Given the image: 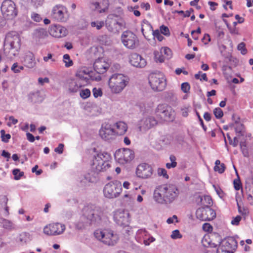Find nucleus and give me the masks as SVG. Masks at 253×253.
I'll return each instance as SVG.
<instances>
[{
	"label": "nucleus",
	"mask_w": 253,
	"mask_h": 253,
	"mask_svg": "<svg viewBox=\"0 0 253 253\" xmlns=\"http://www.w3.org/2000/svg\"><path fill=\"white\" fill-rule=\"evenodd\" d=\"M179 191L173 184H164L157 186L154 190L153 198L158 203L168 204L172 203L177 197Z\"/></svg>",
	"instance_id": "f257e3e1"
},
{
	"label": "nucleus",
	"mask_w": 253,
	"mask_h": 253,
	"mask_svg": "<svg viewBox=\"0 0 253 253\" xmlns=\"http://www.w3.org/2000/svg\"><path fill=\"white\" fill-rule=\"evenodd\" d=\"M102 212L100 207L94 205H88L85 206L83 210V214L81 220L83 222V225L80 223L77 225L78 229H81L85 226V224H91L100 221Z\"/></svg>",
	"instance_id": "f03ea898"
},
{
	"label": "nucleus",
	"mask_w": 253,
	"mask_h": 253,
	"mask_svg": "<svg viewBox=\"0 0 253 253\" xmlns=\"http://www.w3.org/2000/svg\"><path fill=\"white\" fill-rule=\"evenodd\" d=\"M21 46L19 36L13 33L8 34L5 37L4 44V52L9 58L15 56Z\"/></svg>",
	"instance_id": "7ed1b4c3"
},
{
	"label": "nucleus",
	"mask_w": 253,
	"mask_h": 253,
	"mask_svg": "<svg viewBox=\"0 0 253 253\" xmlns=\"http://www.w3.org/2000/svg\"><path fill=\"white\" fill-rule=\"evenodd\" d=\"M129 83V79L122 74H114L109 78L108 85L111 92L118 94L121 92Z\"/></svg>",
	"instance_id": "20e7f679"
},
{
	"label": "nucleus",
	"mask_w": 253,
	"mask_h": 253,
	"mask_svg": "<svg viewBox=\"0 0 253 253\" xmlns=\"http://www.w3.org/2000/svg\"><path fill=\"white\" fill-rule=\"evenodd\" d=\"M110 155L105 152H101L94 156L92 160V169L97 172L105 171L111 167Z\"/></svg>",
	"instance_id": "39448f33"
},
{
	"label": "nucleus",
	"mask_w": 253,
	"mask_h": 253,
	"mask_svg": "<svg viewBox=\"0 0 253 253\" xmlns=\"http://www.w3.org/2000/svg\"><path fill=\"white\" fill-rule=\"evenodd\" d=\"M94 235L97 240L108 246H114L118 240V236L114 234L111 231L97 230L94 232Z\"/></svg>",
	"instance_id": "423d86ee"
},
{
	"label": "nucleus",
	"mask_w": 253,
	"mask_h": 253,
	"mask_svg": "<svg viewBox=\"0 0 253 253\" xmlns=\"http://www.w3.org/2000/svg\"><path fill=\"white\" fill-rule=\"evenodd\" d=\"M157 117L160 121H172L174 119L175 112L173 109L166 104H160L156 109Z\"/></svg>",
	"instance_id": "0eeeda50"
},
{
	"label": "nucleus",
	"mask_w": 253,
	"mask_h": 253,
	"mask_svg": "<svg viewBox=\"0 0 253 253\" xmlns=\"http://www.w3.org/2000/svg\"><path fill=\"white\" fill-rule=\"evenodd\" d=\"M149 83L153 90L162 91L165 89L167 84L164 76L161 73H152L149 76Z\"/></svg>",
	"instance_id": "6e6552de"
},
{
	"label": "nucleus",
	"mask_w": 253,
	"mask_h": 253,
	"mask_svg": "<svg viewBox=\"0 0 253 253\" xmlns=\"http://www.w3.org/2000/svg\"><path fill=\"white\" fill-rule=\"evenodd\" d=\"M122 189V183L118 180L111 181L106 184L103 189L105 197L111 199L118 197Z\"/></svg>",
	"instance_id": "1a4fd4ad"
},
{
	"label": "nucleus",
	"mask_w": 253,
	"mask_h": 253,
	"mask_svg": "<svg viewBox=\"0 0 253 253\" xmlns=\"http://www.w3.org/2000/svg\"><path fill=\"white\" fill-rule=\"evenodd\" d=\"M121 40L124 45L128 49H134L139 44L138 38L130 31H126L123 33Z\"/></svg>",
	"instance_id": "9d476101"
},
{
	"label": "nucleus",
	"mask_w": 253,
	"mask_h": 253,
	"mask_svg": "<svg viewBox=\"0 0 253 253\" xmlns=\"http://www.w3.org/2000/svg\"><path fill=\"white\" fill-rule=\"evenodd\" d=\"M1 11L3 16L7 19H12L17 14L15 4L11 0H5L1 5Z\"/></svg>",
	"instance_id": "9b49d317"
},
{
	"label": "nucleus",
	"mask_w": 253,
	"mask_h": 253,
	"mask_svg": "<svg viewBox=\"0 0 253 253\" xmlns=\"http://www.w3.org/2000/svg\"><path fill=\"white\" fill-rule=\"evenodd\" d=\"M237 247L236 241L233 238L222 240L220 246L216 249V253H234Z\"/></svg>",
	"instance_id": "f8f14e48"
},
{
	"label": "nucleus",
	"mask_w": 253,
	"mask_h": 253,
	"mask_svg": "<svg viewBox=\"0 0 253 253\" xmlns=\"http://www.w3.org/2000/svg\"><path fill=\"white\" fill-rule=\"evenodd\" d=\"M115 158L121 164H126L131 162L134 158V152L128 148L119 150L115 153Z\"/></svg>",
	"instance_id": "ddd939ff"
},
{
	"label": "nucleus",
	"mask_w": 253,
	"mask_h": 253,
	"mask_svg": "<svg viewBox=\"0 0 253 253\" xmlns=\"http://www.w3.org/2000/svg\"><path fill=\"white\" fill-rule=\"evenodd\" d=\"M222 240L218 233H212L205 236L202 240V243L206 248H216L220 246Z\"/></svg>",
	"instance_id": "4468645a"
},
{
	"label": "nucleus",
	"mask_w": 253,
	"mask_h": 253,
	"mask_svg": "<svg viewBox=\"0 0 253 253\" xmlns=\"http://www.w3.org/2000/svg\"><path fill=\"white\" fill-rule=\"evenodd\" d=\"M196 215L197 218L202 221H210L213 219L216 216L214 211L210 208L209 206L198 209L196 212Z\"/></svg>",
	"instance_id": "2eb2a0df"
},
{
	"label": "nucleus",
	"mask_w": 253,
	"mask_h": 253,
	"mask_svg": "<svg viewBox=\"0 0 253 253\" xmlns=\"http://www.w3.org/2000/svg\"><path fill=\"white\" fill-rule=\"evenodd\" d=\"M66 226L64 224L58 222L49 224L43 228V233L49 236H57L64 233Z\"/></svg>",
	"instance_id": "dca6fc26"
},
{
	"label": "nucleus",
	"mask_w": 253,
	"mask_h": 253,
	"mask_svg": "<svg viewBox=\"0 0 253 253\" xmlns=\"http://www.w3.org/2000/svg\"><path fill=\"white\" fill-rule=\"evenodd\" d=\"M114 219L119 225L126 226L130 222V214L128 211L119 210L114 214Z\"/></svg>",
	"instance_id": "f3484780"
},
{
	"label": "nucleus",
	"mask_w": 253,
	"mask_h": 253,
	"mask_svg": "<svg viewBox=\"0 0 253 253\" xmlns=\"http://www.w3.org/2000/svg\"><path fill=\"white\" fill-rule=\"evenodd\" d=\"M153 173V169L149 164L142 163L139 164L136 170L137 176L142 179H148L151 177Z\"/></svg>",
	"instance_id": "a211bd4d"
},
{
	"label": "nucleus",
	"mask_w": 253,
	"mask_h": 253,
	"mask_svg": "<svg viewBox=\"0 0 253 253\" xmlns=\"http://www.w3.org/2000/svg\"><path fill=\"white\" fill-rule=\"evenodd\" d=\"M67 15L66 9L60 5L53 7L51 14L52 18L59 22H66L68 19Z\"/></svg>",
	"instance_id": "6ab92c4d"
},
{
	"label": "nucleus",
	"mask_w": 253,
	"mask_h": 253,
	"mask_svg": "<svg viewBox=\"0 0 253 253\" xmlns=\"http://www.w3.org/2000/svg\"><path fill=\"white\" fill-rule=\"evenodd\" d=\"M99 135L105 140H110L115 138L116 133L115 128L109 124L105 123L102 125L99 130Z\"/></svg>",
	"instance_id": "aec40b11"
},
{
	"label": "nucleus",
	"mask_w": 253,
	"mask_h": 253,
	"mask_svg": "<svg viewBox=\"0 0 253 253\" xmlns=\"http://www.w3.org/2000/svg\"><path fill=\"white\" fill-rule=\"evenodd\" d=\"M129 59L130 63L134 67L143 68L146 65L145 59L136 53L131 54L129 56Z\"/></svg>",
	"instance_id": "412c9836"
},
{
	"label": "nucleus",
	"mask_w": 253,
	"mask_h": 253,
	"mask_svg": "<svg viewBox=\"0 0 253 253\" xmlns=\"http://www.w3.org/2000/svg\"><path fill=\"white\" fill-rule=\"evenodd\" d=\"M49 33L54 37L60 38L65 37L67 35L68 31L66 28L60 25H55L51 27Z\"/></svg>",
	"instance_id": "4be33fe9"
},
{
	"label": "nucleus",
	"mask_w": 253,
	"mask_h": 253,
	"mask_svg": "<svg viewBox=\"0 0 253 253\" xmlns=\"http://www.w3.org/2000/svg\"><path fill=\"white\" fill-rule=\"evenodd\" d=\"M109 67V64L103 58L96 60L93 64L94 71L99 74L105 73Z\"/></svg>",
	"instance_id": "5701e85b"
},
{
	"label": "nucleus",
	"mask_w": 253,
	"mask_h": 253,
	"mask_svg": "<svg viewBox=\"0 0 253 253\" xmlns=\"http://www.w3.org/2000/svg\"><path fill=\"white\" fill-rule=\"evenodd\" d=\"M158 124V121L153 116H149L143 118L139 123V128L148 129Z\"/></svg>",
	"instance_id": "b1692460"
},
{
	"label": "nucleus",
	"mask_w": 253,
	"mask_h": 253,
	"mask_svg": "<svg viewBox=\"0 0 253 253\" xmlns=\"http://www.w3.org/2000/svg\"><path fill=\"white\" fill-rule=\"evenodd\" d=\"M232 120L234 123L229 124V126L231 127L234 128L238 137L243 136L245 132V128L244 125L239 121V118L238 117L236 118V116L233 115Z\"/></svg>",
	"instance_id": "393cba45"
},
{
	"label": "nucleus",
	"mask_w": 253,
	"mask_h": 253,
	"mask_svg": "<svg viewBox=\"0 0 253 253\" xmlns=\"http://www.w3.org/2000/svg\"><path fill=\"white\" fill-rule=\"evenodd\" d=\"M23 63L28 68H34L36 62L33 53L30 51L26 52L23 57Z\"/></svg>",
	"instance_id": "a878e982"
},
{
	"label": "nucleus",
	"mask_w": 253,
	"mask_h": 253,
	"mask_svg": "<svg viewBox=\"0 0 253 253\" xmlns=\"http://www.w3.org/2000/svg\"><path fill=\"white\" fill-rule=\"evenodd\" d=\"M114 126L116 135H123L126 132L127 129V124L122 121L116 123Z\"/></svg>",
	"instance_id": "bb28decb"
},
{
	"label": "nucleus",
	"mask_w": 253,
	"mask_h": 253,
	"mask_svg": "<svg viewBox=\"0 0 253 253\" xmlns=\"http://www.w3.org/2000/svg\"><path fill=\"white\" fill-rule=\"evenodd\" d=\"M29 101L33 103L41 102L43 99V97L41 95L40 91L30 92L28 96Z\"/></svg>",
	"instance_id": "cd10ccee"
},
{
	"label": "nucleus",
	"mask_w": 253,
	"mask_h": 253,
	"mask_svg": "<svg viewBox=\"0 0 253 253\" xmlns=\"http://www.w3.org/2000/svg\"><path fill=\"white\" fill-rule=\"evenodd\" d=\"M95 9H98L99 13H103L108 9L109 2L108 0H101L100 1H96L92 3Z\"/></svg>",
	"instance_id": "c85d7f7f"
},
{
	"label": "nucleus",
	"mask_w": 253,
	"mask_h": 253,
	"mask_svg": "<svg viewBox=\"0 0 253 253\" xmlns=\"http://www.w3.org/2000/svg\"><path fill=\"white\" fill-rule=\"evenodd\" d=\"M113 16H109L108 17V19L106 21V26L108 30L110 31H113L114 30L117 29V25H118L120 27L122 26V24L117 21L116 19L113 18Z\"/></svg>",
	"instance_id": "c756f323"
},
{
	"label": "nucleus",
	"mask_w": 253,
	"mask_h": 253,
	"mask_svg": "<svg viewBox=\"0 0 253 253\" xmlns=\"http://www.w3.org/2000/svg\"><path fill=\"white\" fill-rule=\"evenodd\" d=\"M84 85V84L83 83L73 80L69 83L68 89L70 92H76L80 88Z\"/></svg>",
	"instance_id": "7c9ffc66"
},
{
	"label": "nucleus",
	"mask_w": 253,
	"mask_h": 253,
	"mask_svg": "<svg viewBox=\"0 0 253 253\" xmlns=\"http://www.w3.org/2000/svg\"><path fill=\"white\" fill-rule=\"evenodd\" d=\"M152 31V26L151 24L146 20H143L141 25V32L144 37L146 39L148 37L147 34Z\"/></svg>",
	"instance_id": "2f4dec72"
},
{
	"label": "nucleus",
	"mask_w": 253,
	"mask_h": 253,
	"mask_svg": "<svg viewBox=\"0 0 253 253\" xmlns=\"http://www.w3.org/2000/svg\"><path fill=\"white\" fill-rule=\"evenodd\" d=\"M8 200L6 196H0V211H3L6 215L8 214V207L7 206Z\"/></svg>",
	"instance_id": "473e14b6"
},
{
	"label": "nucleus",
	"mask_w": 253,
	"mask_h": 253,
	"mask_svg": "<svg viewBox=\"0 0 253 253\" xmlns=\"http://www.w3.org/2000/svg\"><path fill=\"white\" fill-rule=\"evenodd\" d=\"M76 76L79 78V79L76 81L77 82H80V83H83L84 84V85L88 83L89 79L91 77V75L85 76L84 75V72L82 71H78Z\"/></svg>",
	"instance_id": "72a5a7b5"
},
{
	"label": "nucleus",
	"mask_w": 253,
	"mask_h": 253,
	"mask_svg": "<svg viewBox=\"0 0 253 253\" xmlns=\"http://www.w3.org/2000/svg\"><path fill=\"white\" fill-rule=\"evenodd\" d=\"M226 167L223 163H221L219 160H216L214 170L217 171L219 173H222L224 172Z\"/></svg>",
	"instance_id": "f704fd0d"
},
{
	"label": "nucleus",
	"mask_w": 253,
	"mask_h": 253,
	"mask_svg": "<svg viewBox=\"0 0 253 253\" xmlns=\"http://www.w3.org/2000/svg\"><path fill=\"white\" fill-rule=\"evenodd\" d=\"M0 223L3 228L7 230H12L14 228L13 223L9 220L4 218H0Z\"/></svg>",
	"instance_id": "c9c22d12"
},
{
	"label": "nucleus",
	"mask_w": 253,
	"mask_h": 253,
	"mask_svg": "<svg viewBox=\"0 0 253 253\" xmlns=\"http://www.w3.org/2000/svg\"><path fill=\"white\" fill-rule=\"evenodd\" d=\"M98 42L102 45H110L111 44V40L107 35H100L97 39Z\"/></svg>",
	"instance_id": "e433bc0d"
},
{
	"label": "nucleus",
	"mask_w": 253,
	"mask_h": 253,
	"mask_svg": "<svg viewBox=\"0 0 253 253\" xmlns=\"http://www.w3.org/2000/svg\"><path fill=\"white\" fill-rule=\"evenodd\" d=\"M247 199L250 205L253 206V187H246Z\"/></svg>",
	"instance_id": "4c0bfd02"
},
{
	"label": "nucleus",
	"mask_w": 253,
	"mask_h": 253,
	"mask_svg": "<svg viewBox=\"0 0 253 253\" xmlns=\"http://www.w3.org/2000/svg\"><path fill=\"white\" fill-rule=\"evenodd\" d=\"M160 51L165 59H169L172 56V52L170 49L167 47H162Z\"/></svg>",
	"instance_id": "58836bf2"
},
{
	"label": "nucleus",
	"mask_w": 253,
	"mask_h": 253,
	"mask_svg": "<svg viewBox=\"0 0 253 253\" xmlns=\"http://www.w3.org/2000/svg\"><path fill=\"white\" fill-rule=\"evenodd\" d=\"M80 178V182L83 184H85L87 182H93L94 181L93 178L90 176V173H86Z\"/></svg>",
	"instance_id": "ea45409f"
},
{
	"label": "nucleus",
	"mask_w": 253,
	"mask_h": 253,
	"mask_svg": "<svg viewBox=\"0 0 253 253\" xmlns=\"http://www.w3.org/2000/svg\"><path fill=\"white\" fill-rule=\"evenodd\" d=\"M29 238V235L26 232L22 233L19 235L18 240L22 244H26Z\"/></svg>",
	"instance_id": "a19ab883"
},
{
	"label": "nucleus",
	"mask_w": 253,
	"mask_h": 253,
	"mask_svg": "<svg viewBox=\"0 0 253 253\" xmlns=\"http://www.w3.org/2000/svg\"><path fill=\"white\" fill-rule=\"evenodd\" d=\"M63 61L65 63V67L67 68L72 66L73 64V61L70 59V57L68 54L63 55Z\"/></svg>",
	"instance_id": "79ce46f5"
},
{
	"label": "nucleus",
	"mask_w": 253,
	"mask_h": 253,
	"mask_svg": "<svg viewBox=\"0 0 253 253\" xmlns=\"http://www.w3.org/2000/svg\"><path fill=\"white\" fill-rule=\"evenodd\" d=\"M234 169L236 171V174L238 176V179H234L233 183H234V187L235 190H239L241 188V182L240 180L239 179V176L238 174L237 169L234 166H233Z\"/></svg>",
	"instance_id": "37998d69"
},
{
	"label": "nucleus",
	"mask_w": 253,
	"mask_h": 253,
	"mask_svg": "<svg viewBox=\"0 0 253 253\" xmlns=\"http://www.w3.org/2000/svg\"><path fill=\"white\" fill-rule=\"evenodd\" d=\"M240 148L242 152L245 157H248L249 155L248 149L247 147L245 142H241L240 144Z\"/></svg>",
	"instance_id": "c03bdc74"
},
{
	"label": "nucleus",
	"mask_w": 253,
	"mask_h": 253,
	"mask_svg": "<svg viewBox=\"0 0 253 253\" xmlns=\"http://www.w3.org/2000/svg\"><path fill=\"white\" fill-rule=\"evenodd\" d=\"M1 141L4 143H7L11 138V135L9 134H5V130L2 129L0 130Z\"/></svg>",
	"instance_id": "a18cd8bd"
},
{
	"label": "nucleus",
	"mask_w": 253,
	"mask_h": 253,
	"mask_svg": "<svg viewBox=\"0 0 253 253\" xmlns=\"http://www.w3.org/2000/svg\"><path fill=\"white\" fill-rule=\"evenodd\" d=\"M154 55L156 62H159L160 63L164 62L165 58L162 55L163 54L161 53V51L160 52L158 51H155Z\"/></svg>",
	"instance_id": "49530a36"
},
{
	"label": "nucleus",
	"mask_w": 253,
	"mask_h": 253,
	"mask_svg": "<svg viewBox=\"0 0 253 253\" xmlns=\"http://www.w3.org/2000/svg\"><path fill=\"white\" fill-rule=\"evenodd\" d=\"M80 96L83 99H86L90 95V91L89 89L86 88L84 89H82L80 93Z\"/></svg>",
	"instance_id": "de8ad7c7"
},
{
	"label": "nucleus",
	"mask_w": 253,
	"mask_h": 253,
	"mask_svg": "<svg viewBox=\"0 0 253 253\" xmlns=\"http://www.w3.org/2000/svg\"><path fill=\"white\" fill-rule=\"evenodd\" d=\"M12 173L14 175V179L15 180H19L23 176L24 172L20 171L19 169H16L13 170Z\"/></svg>",
	"instance_id": "09e8293b"
},
{
	"label": "nucleus",
	"mask_w": 253,
	"mask_h": 253,
	"mask_svg": "<svg viewBox=\"0 0 253 253\" xmlns=\"http://www.w3.org/2000/svg\"><path fill=\"white\" fill-rule=\"evenodd\" d=\"M213 114L217 119H220L223 115L222 110L219 107L214 109Z\"/></svg>",
	"instance_id": "8fccbe9b"
},
{
	"label": "nucleus",
	"mask_w": 253,
	"mask_h": 253,
	"mask_svg": "<svg viewBox=\"0 0 253 253\" xmlns=\"http://www.w3.org/2000/svg\"><path fill=\"white\" fill-rule=\"evenodd\" d=\"M157 173L159 176H163L166 179L169 178V175L167 174V171L165 169L159 168L157 170Z\"/></svg>",
	"instance_id": "3c124183"
},
{
	"label": "nucleus",
	"mask_w": 253,
	"mask_h": 253,
	"mask_svg": "<svg viewBox=\"0 0 253 253\" xmlns=\"http://www.w3.org/2000/svg\"><path fill=\"white\" fill-rule=\"evenodd\" d=\"M245 43L243 42L240 43L237 46V49L241 51V53L243 55H245L247 53V50L245 47Z\"/></svg>",
	"instance_id": "603ef678"
},
{
	"label": "nucleus",
	"mask_w": 253,
	"mask_h": 253,
	"mask_svg": "<svg viewBox=\"0 0 253 253\" xmlns=\"http://www.w3.org/2000/svg\"><path fill=\"white\" fill-rule=\"evenodd\" d=\"M91 27H96L97 30L100 29L104 25V22L102 21H96V22H91L90 23Z\"/></svg>",
	"instance_id": "864d4df0"
},
{
	"label": "nucleus",
	"mask_w": 253,
	"mask_h": 253,
	"mask_svg": "<svg viewBox=\"0 0 253 253\" xmlns=\"http://www.w3.org/2000/svg\"><path fill=\"white\" fill-rule=\"evenodd\" d=\"M155 240V239L153 237L148 234V235L144 239L143 243L146 246H148L150 245V243L153 242Z\"/></svg>",
	"instance_id": "5fc2aeb1"
},
{
	"label": "nucleus",
	"mask_w": 253,
	"mask_h": 253,
	"mask_svg": "<svg viewBox=\"0 0 253 253\" xmlns=\"http://www.w3.org/2000/svg\"><path fill=\"white\" fill-rule=\"evenodd\" d=\"M160 31L161 34L166 36H169L170 35L169 29L165 25H162L160 27Z\"/></svg>",
	"instance_id": "6e6d98bb"
},
{
	"label": "nucleus",
	"mask_w": 253,
	"mask_h": 253,
	"mask_svg": "<svg viewBox=\"0 0 253 253\" xmlns=\"http://www.w3.org/2000/svg\"><path fill=\"white\" fill-rule=\"evenodd\" d=\"M148 232L145 229H140L137 232V235L139 237H142L143 239L148 235Z\"/></svg>",
	"instance_id": "4d7b16f0"
},
{
	"label": "nucleus",
	"mask_w": 253,
	"mask_h": 253,
	"mask_svg": "<svg viewBox=\"0 0 253 253\" xmlns=\"http://www.w3.org/2000/svg\"><path fill=\"white\" fill-rule=\"evenodd\" d=\"M181 88L184 93H188L189 91L190 86L188 83L185 82L181 84Z\"/></svg>",
	"instance_id": "13d9d810"
},
{
	"label": "nucleus",
	"mask_w": 253,
	"mask_h": 253,
	"mask_svg": "<svg viewBox=\"0 0 253 253\" xmlns=\"http://www.w3.org/2000/svg\"><path fill=\"white\" fill-rule=\"evenodd\" d=\"M170 237L173 239H180L182 237V235L178 230H175L172 232Z\"/></svg>",
	"instance_id": "bf43d9fd"
},
{
	"label": "nucleus",
	"mask_w": 253,
	"mask_h": 253,
	"mask_svg": "<svg viewBox=\"0 0 253 253\" xmlns=\"http://www.w3.org/2000/svg\"><path fill=\"white\" fill-rule=\"evenodd\" d=\"M153 35L155 38H156L160 42L164 39L163 36L161 35L158 30L153 31Z\"/></svg>",
	"instance_id": "052dcab7"
},
{
	"label": "nucleus",
	"mask_w": 253,
	"mask_h": 253,
	"mask_svg": "<svg viewBox=\"0 0 253 253\" xmlns=\"http://www.w3.org/2000/svg\"><path fill=\"white\" fill-rule=\"evenodd\" d=\"M93 94L94 97L97 98L99 96H101L102 92L100 88H94L92 90Z\"/></svg>",
	"instance_id": "680f3d73"
},
{
	"label": "nucleus",
	"mask_w": 253,
	"mask_h": 253,
	"mask_svg": "<svg viewBox=\"0 0 253 253\" xmlns=\"http://www.w3.org/2000/svg\"><path fill=\"white\" fill-rule=\"evenodd\" d=\"M241 219L242 217L240 215H237L233 218V220L231 221V224L234 225H238L239 224Z\"/></svg>",
	"instance_id": "e2e57ef3"
},
{
	"label": "nucleus",
	"mask_w": 253,
	"mask_h": 253,
	"mask_svg": "<svg viewBox=\"0 0 253 253\" xmlns=\"http://www.w3.org/2000/svg\"><path fill=\"white\" fill-rule=\"evenodd\" d=\"M203 229L205 231L210 232L212 230V227L210 223H205L203 225Z\"/></svg>",
	"instance_id": "0e129e2a"
},
{
	"label": "nucleus",
	"mask_w": 253,
	"mask_h": 253,
	"mask_svg": "<svg viewBox=\"0 0 253 253\" xmlns=\"http://www.w3.org/2000/svg\"><path fill=\"white\" fill-rule=\"evenodd\" d=\"M31 17L33 20L36 22H39L42 20V18L40 15L36 13H33L31 15Z\"/></svg>",
	"instance_id": "69168bd1"
},
{
	"label": "nucleus",
	"mask_w": 253,
	"mask_h": 253,
	"mask_svg": "<svg viewBox=\"0 0 253 253\" xmlns=\"http://www.w3.org/2000/svg\"><path fill=\"white\" fill-rule=\"evenodd\" d=\"M64 145L60 143L58 145V146L54 149V151L58 154H62L63 151Z\"/></svg>",
	"instance_id": "338daca9"
},
{
	"label": "nucleus",
	"mask_w": 253,
	"mask_h": 253,
	"mask_svg": "<svg viewBox=\"0 0 253 253\" xmlns=\"http://www.w3.org/2000/svg\"><path fill=\"white\" fill-rule=\"evenodd\" d=\"M202 41L205 44H207L211 41L210 35L207 34H205L202 39Z\"/></svg>",
	"instance_id": "774afa93"
}]
</instances>
